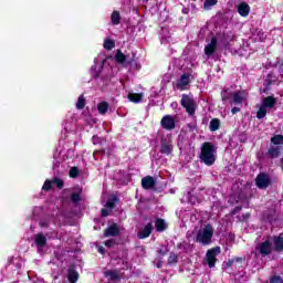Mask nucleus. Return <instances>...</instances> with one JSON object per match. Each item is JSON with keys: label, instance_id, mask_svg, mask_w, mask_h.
Masks as SVG:
<instances>
[{"label": "nucleus", "instance_id": "obj_51", "mask_svg": "<svg viewBox=\"0 0 283 283\" xmlns=\"http://www.w3.org/2000/svg\"><path fill=\"white\" fill-rule=\"evenodd\" d=\"M279 72H280L281 76H283V61L279 62Z\"/></svg>", "mask_w": 283, "mask_h": 283}, {"label": "nucleus", "instance_id": "obj_33", "mask_svg": "<svg viewBox=\"0 0 283 283\" xmlns=\"http://www.w3.org/2000/svg\"><path fill=\"white\" fill-rule=\"evenodd\" d=\"M107 109H109V103H107V102H101L97 105L98 114H107Z\"/></svg>", "mask_w": 283, "mask_h": 283}, {"label": "nucleus", "instance_id": "obj_43", "mask_svg": "<svg viewBox=\"0 0 283 283\" xmlns=\"http://www.w3.org/2000/svg\"><path fill=\"white\" fill-rule=\"evenodd\" d=\"M270 283H283V279L280 275H274L270 279Z\"/></svg>", "mask_w": 283, "mask_h": 283}, {"label": "nucleus", "instance_id": "obj_37", "mask_svg": "<svg viewBox=\"0 0 283 283\" xmlns=\"http://www.w3.org/2000/svg\"><path fill=\"white\" fill-rule=\"evenodd\" d=\"M265 117H266V107L261 106V107L259 108V111L256 112V118H258L259 120H262V118H265Z\"/></svg>", "mask_w": 283, "mask_h": 283}, {"label": "nucleus", "instance_id": "obj_49", "mask_svg": "<svg viewBox=\"0 0 283 283\" xmlns=\"http://www.w3.org/2000/svg\"><path fill=\"white\" fill-rule=\"evenodd\" d=\"M168 252H169V250L167 248H165V249H159L157 253L159 255L165 256V255H167Z\"/></svg>", "mask_w": 283, "mask_h": 283}, {"label": "nucleus", "instance_id": "obj_7", "mask_svg": "<svg viewBox=\"0 0 283 283\" xmlns=\"http://www.w3.org/2000/svg\"><path fill=\"white\" fill-rule=\"evenodd\" d=\"M256 251H259L262 258H266V255H271L273 251V242L265 240L256 245Z\"/></svg>", "mask_w": 283, "mask_h": 283}, {"label": "nucleus", "instance_id": "obj_36", "mask_svg": "<svg viewBox=\"0 0 283 283\" xmlns=\"http://www.w3.org/2000/svg\"><path fill=\"white\" fill-rule=\"evenodd\" d=\"M168 264L169 266H176L178 264V254L171 252L168 258Z\"/></svg>", "mask_w": 283, "mask_h": 283}, {"label": "nucleus", "instance_id": "obj_17", "mask_svg": "<svg viewBox=\"0 0 283 283\" xmlns=\"http://www.w3.org/2000/svg\"><path fill=\"white\" fill-rule=\"evenodd\" d=\"M34 244L38 247V249H43V247L48 244V237H45L43 232L35 234Z\"/></svg>", "mask_w": 283, "mask_h": 283}, {"label": "nucleus", "instance_id": "obj_2", "mask_svg": "<svg viewBox=\"0 0 283 283\" xmlns=\"http://www.w3.org/2000/svg\"><path fill=\"white\" fill-rule=\"evenodd\" d=\"M213 226H211V223H208L205 226L203 229L198 230L195 242H198L202 247H209V244L213 242Z\"/></svg>", "mask_w": 283, "mask_h": 283}, {"label": "nucleus", "instance_id": "obj_5", "mask_svg": "<svg viewBox=\"0 0 283 283\" xmlns=\"http://www.w3.org/2000/svg\"><path fill=\"white\" fill-rule=\"evenodd\" d=\"M218 255H220V247H214L207 251L206 260L209 269H213L216 266V262H218Z\"/></svg>", "mask_w": 283, "mask_h": 283}, {"label": "nucleus", "instance_id": "obj_10", "mask_svg": "<svg viewBox=\"0 0 283 283\" xmlns=\"http://www.w3.org/2000/svg\"><path fill=\"white\" fill-rule=\"evenodd\" d=\"M155 188H156V178H154L153 176H146L142 178V189H145V191H149Z\"/></svg>", "mask_w": 283, "mask_h": 283}, {"label": "nucleus", "instance_id": "obj_52", "mask_svg": "<svg viewBox=\"0 0 283 283\" xmlns=\"http://www.w3.org/2000/svg\"><path fill=\"white\" fill-rule=\"evenodd\" d=\"M238 113H240V107H238V106L232 107L231 114L235 115Z\"/></svg>", "mask_w": 283, "mask_h": 283}, {"label": "nucleus", "instance_id": "obj_14", "mask_svg": "<svg viewBox=\"0 0 283 283\" xmlns=\"http://www.w3.org/2000/svg\"><path fill=\"white\" fill-rule=\"evenodd\" d=\"M80 274L76 272V265L71 264L67 270V280L69 283H77Z\"/></svg>", "mask_w": 283, "mask_h": 283}, {"label": "nucleus", "instance_id": "obj_16", "mask_svg": "<svg viewBox=\"0 0 283 283\" xmlns=\"http://www.w3.org/2000/svg\"><path fill=\"white\" fill-rule=\"evenodd\" d=\"M159 151L165 156H171L174 153V145L169 144L166 139H161V147Z\"/></svg>", "mask_w": 283, "mask_h": 283}, {"label": "nucleus", "instance_id": "obj_59", "mask_svg": "<svg viewBox=\"0 0 283 283\" xmlns=\"http://www.w3.org/2000/svg\"><path fill=\"white\" fill-rule=\"evenodd\" d=\"M127 63V65H132V62L130 61H128V62H126Z\"/></svg>", "mask_w": 283, "mask_h": 283}, {"label": "nucleus", "instance_id": "obj_55", "mask_svg": "<svg viewBox=\"0 0 283 283\" xmlns=\"http://www.w3.org/2000/svg\"><path fill=\"white\" fill-rule=\"evenodd\" d=\"M258 36H260V41H264V39H262V36H264V31H259Z\"/></svg>", "mask_w": 283, "mask_h": 283}, {"label": "nucleus", "instance_id": "obj_46", "mask_svg": "<svg viewBox=\"0 0 283 283\" xmlns=\"http://www.w3.org/2000/svg\"><path fill=\"white\" fill-rule=\"evenodd\" d=\"M250 218H251V214L249 212H247V213H243L239 220H240V222H248V220Z\"/></svg>", "mask_w": 283, "mask_h": 283}, {"label": "nucleus", "instance_id": "obj_22", "mask_svg": "<svg viewBox=\"0 0 283 283\" xmlns=\"http://www.w3.org/2000/svg\"><path fill=\"white\" fill-rule=\"evenodd\" d=\"M275 218H277V213L275 211V209H269L266 212H264L263 214V220L265 222H270L273 223L275 222Z\"/></svg>", "mask_w": 283, "mask_h": 283}, {"label": "nucleus", "instance_id": "obj_27", "mask_svg": "<svg viewBox=\"0 0 283 283\" xmlns=\"http://www.w3.org/2000/svg\"><path fill=\"white\" fill-rule=\"evenodd\" d=\"M128 99L130 103H140L143 101V93H129Z\"/></svg>", "mask_w": 283, "mask_h": 283}, {"label": "nucleus", "instance_id": "obj_20", "mask_svg": "<svg viewBox=\"0 0 283 283\" xmlns=\"http://www.w3.org/2000/svg\"><path fill=\"white\" fill-rule=\"evenodd\" d=\"M275 105H277V98H275L274 96H266L262 101V106L265 108L268 107L269 109H273Z\"/></svg>", "mask_w": 283, "mask_h": 283}, {"label": "nucleus", "instance_id": "obj_28", "mask_svg": "<svg viewBox=\"0 0 283 283\" xmlns=\"http://www.w3.org/2000/svg\"><path fill=\"white\" fill-rule=\"evenodd\" d=\"M116 202H118V197H112L106 201L105 208L113 211V209H116Z\"/></svg>", "mask_w": 283, "mask_h": 283}, {"label": "nucleus", "instance_id": "obj_39", "mask_svg": "<svg viewBox=\"0 0 283 283\" xmlns=\"http://www.w3.org/2000/svg\"><path fill=\"white\" fill-rule=\"evenodd\" d=\"M78 174H80L78 167L76 166L72 167L69 171L70 178H78Z\"/></svg>", "mask_w": 283, "mask_h": 283}, {"label": "nucleus", "instance_id": "obj_34", "mask_svg": "<svg viewBox=\"0 0 283 283\" xmlns=\"http://www.w3.org/2000/svg\"><path fill=\"white\" fill-rule=\"evenodd\" d=\"M116 48V42L112 39H106L104 41V50H114Z\"/></svg>", "mask_w": 283, "mask_h": 283}, {"label": "nucleus", "instance_id": "obj_48", "mask_svg": "<svg viewBox=\"0 0 283 283\" xmlns=\"http://www.w3.org/2000/svg\"><path fill=\"white\" fill-rule=\"evenodd\" d=\"M101 216L102 218H107V216H109V210L107 208H103L101 210Z\"/></svg>", "mask_w": 283, "mask_h": 283}, {"label": "nucleus", "instance_id": "obj_26", "mask_svg": "<svg viewBox=\"0 0 283 283\" xmlns=\"http://www.w3.org/2000/svg\"><path fill=\"white\" fill-rule=\"evenodd\" d=\"M115 61L116 63H119V65H123V63L127 62V55H125L123 51L117 50V52L115 53Z\"/></svg>", "mask_w": 283, "mask_h": 283}, {"label": "nucleus", "instance_id": "obj_53", "mask_svg": "<svg viewBox=\"0 0 283 283\" xmlns=\"http://www.w3.org/2000/svg\"><path fill=\"white\" fill-rule=\"evenodd\" d=\"M232 260H234V262H237L239 264H242V262H244V258H240V256H237V258H234Z\"/></svg>", "mask_w": 283, "mask_h": 283}, {"label": "nucleus", "instance_id": "obj_45", "mask_svg": "<svg viewBox=\"0 0 283 283\" xmlns=\"http://www.w3.org/2000/svg\"><path fill=\"white\" fill-rule=\"evenodd\" d=\"M105 247H107V249H112V247H114V244H116V240L114 239H109L105 241Z\"/></svg>", "mask_w": 283, "mask_h": 283}, {"label": "nucleus", "instance_id": "obj_19", "mask_svg": "<svg viewBox=\"0 0 283 283\" xmlns=\"http://www.w3.org/2000/svg\"><path fill=\"white\" fill-rule=\"evenodd\" d=\"M237 12H239L240 17H249L251 7L247 2H241L238 6Z\"/></svg>", "mask_w": 283, "mask_h": 283}, {"label": "nucleus", "instance_id": "obj_24", "mask_svg": "<svg viewBox=\"0 0 283 283\" xmlns=\"http://www.w3.org/2000/svg\"><path fill=\"white\" fill-rule=\"evenodd\" d=\"M273 244H274L275 251H277V253H281V251H283V235L282 234L274 235Z\"/></svg>", "mask_w": 283, "mask_h": 283}, {"label": "nucleus", "instance_id": "obj_9", "mask_svg": "<svg viewBox=\"0 0 283 283\" xmlns=\"http://www.w3.org/2000/svg\"><path fill=\"white\" fill-rule=\"evenodd\" d=\"M230 96H232V103L234 105H242V103L247 101V94L244 91L230 92Z\"/></svg>", "mask_w": 283, "mask_h": 283}, {"label": "nucleus", "instance_id": "obj_42", "mask_svg": "<svg viewBox=\"0 0 283 283\" xmlns=\"http://www.w3.org/2000/svg\"><path fill=\"white\" fill-rule=\"evenodd\" d=\"M218 0H206L203 3V8L207 10V8H211L212 6H217Z\"/></svg>", "mask_w": 283, "mask_h": 283}, {"label": "nucleus", "instance_id": "obj_18", "mask_svg": "<svg viewBox=\"0 0 283 283\" xmlns=\"http://www.w3.org/2000/svg\"><path fill=\"white\" fill-rule=\"evenodd\" d=\"M217 41L223 45L226 50H229L231 48V44L229 43L230 36L229 33H218L217 34Z\"/></svg>", "mask_w": 283, "mask_h": 283}, {"label": "nucleus", "instance_id": "obj_30", "mask_svg": "<svg viewBox=\"0 0 283 283\" xmlns=\"http://www.w3.org/2000/svg\"><path fill=\"white\" fill-rule=\"evenodd\" d=\"M210 132H218L220 129V119L219 118H212L209 124Z\"/></svg>", "mask_w": 283, "mask_h": 283}, {"label": "nucleus", "instance_id": "obj_40", "mask_svg": "<svg viewBox=\"0 0 283 283\" xmlns=\"http://www.w3.org/2000/svg\"><path fill=\"white\" fill-rule=\"evenodd\" d=\"M229 98H233V95H231V93H228L227 90H223L221 92V99L223 101V103H227Z\"/></svg>", "mask_w": 283, "mask_h": 283}, {"label": "nucleus", "instance_id": "obj_60", "mask_svg": "<svg viewBox=\"0 0 283 283\" xmlns=\"http://www.w3.org/2000/svg\"><path fill=\"white\" fill-rule=\"evenodd\" d=\"M94 78H98V74H95V75H94Z\"/></svg>", "mask_w": 283, "mask_h": 283}, {"label": "nucleus", "instance_id": "obj_1", "mask_svg": "<svg viewBox=\"0 0 283 283\" xmlns=\"http://www.w3.org/2000/svg\"><path fill=\"white\" fill-rule=\"evenodd\" d=\"M216 145L211 142H206L200 147L199 160L207 165V167H211L216 165Z\"/></svg>", "mask_w": 283, "mask_h": 283}, {"label": "nucleus", "instance_id": "obj_50", "mask_svg": "<svg viewBox=\"0 0 283 283\" xmlns=\"http://www.w3.org/2000/svg\"><path fill=\"white\" fill-rule=\"evenodd\" d=\"M233 264H235V260H233V259H229L226 262V266H228V269H231V266H233Z\"/></svg>", "mask_w": 283, "mask_h": 283}, {"label": "nucleus", "instance_id": "obj_38", "mask_svg": "<svg viewBox=\"0 0 283 283\" xmlns=\"http://www.w3.org/2000/svg\"><path fill=\"white\" fill-rule=\"evenodd\" d=\"M273 145H283V135H275L271 138Z\"/></svg>", "mask_w": 283, "mask_h": 283}, {"label": "nucleus", "instance_id": "obj_57", "mask_svg": "<svg viewBox=\"0 0 283 283\" xmlns=\"http://www.w3.org/2000/svg\"><path fill=\"white\" fill-rule=\"evenodd\" d=\"M163 263H157V269H161Z\"/></svg>", "mask_w": 283, "mask_h": 283}, {"label": "nucleus", "instance_id": "obj_54", "mask_svg": "<svg viewBox=\"0 0 283 283\" xmlns=\"http://www.w3.org/2000/svg\"><path fill=\"white\" fill-rule=\"evenodd\" d=\"M95 154H98V156H105V149L95 150Z\"/></svg>", "mask_w": 283, "mask_h": 283}, {"label": "nucleus", "instance_id": "obj_41", "mask_svg": "<svg viewBox=\"0 0 283 283\" xmlns=\"http://www.w3.org/2000/svg\"><path fill=\"white\" fill-rule=\"evenodd\" d=\"M52 180L46 179L42 186V191H50L52 189Z\"/></svg>", "mask_w": 283, "mask_h": 283}, {"label": "nucleus", "instance_id": "obj_6", "mask_svg": "<svg viewBox=\"0 0 283 283\" xmlns=\"http://www.w3.org/2000/svg\"><path fill=\"white\" fill-rule=\"evenodd\" d=\"M258 189H269L271 187V177L266 172H260L255 178Z\"/></svg>", "mask_w": 283, "mask_h": 283}, {"label": "nucleus", "instance_id": "obj_15", "mask_svg": "<svg viewBox=\"0 0 283 283\" xmlns=\"http://www.w3.org/2000/svg\"><path fill=\"white\" fill-rule=\"evenodd\" d=\"M277 81V76H275L273 73H269L263 82L264 90L263 92L266 93L271 91V85H273Z\"/></svg>", "mask_w": 283, "mask_h": 283}, {"label": "nucleus", "instance_id": "obj_3", "mask_svg": "<svg viewBox=\"0 0 283 283\" xmlns=\"http://www.w3.org/2000/svg\"><path fill=\"white\" fill-rule=\"evenodd\" d=\"M180 105L186 109L188 116H196V109H198V104L193 98V94H182L180 99Z\"/></svg>", "mask_w": 283, "mask_h": 283}, {"label": "nucleus", "instance_id": "obj_12", "mask_svg": "<svg viewBox=\"0 0 283 283\" xmlns=\"http://www.w3.org/2000/svg\"><path fill=\"white\" fill-rule=\"evenodd\" d=\"M153 232H154V224H151V222H149L144 227V229H142L139 232H137V238L139 240H145V239L149 238V235H151Z\"/></svg>", "mask_w": 283, "mask_h": 283}, {"label": "nucleus", "instance_id": "obj_44", "mask_svg": "<svg viewBox=\"0 0 283 283\" xmlns=\"http://www.w3.org/2000/svg\"><path fill=\"white\" fill-rule=\"evenodd\" d=\"M240 211H242V206H237L231 210L230 216H237Z\"/></svg>", "mask_w": 283, "mask_h": 283}, {"label": "nucleus", "instance_id": "obj_23", "mask_svg": "<svg viewBox=\"0 0 283 283\" xmlns=\"http://www.w3.org/2000/svg\"><path fill=\"white\" fill-rule=\"evenodd\" d=\"M167 222L165 221V219H156L155 220V229L157 231V233H163V231H167Z\"/></svg>", "mask_w": 283, "mask_h": 283}, {"label": "nucleus", "instance_id": "obj_58", "mask_svg": "<svg viewBox=\"0 0 283 283\" xmlns=\"http://www.w3.org/2000/svg\"><path fill=\"white\" fill-rule=\"evenodd\" d=\"M41 227H48V224L46 223H42Z\"/></svg>", "mask_w": 283, "mask_h": 283}, {"label": "nucleus", "instance_id": "obj_4", "mask_svg": "<svg viewBox=\"0 0 283 283\" xmlns=\"http://www.w3.org/2000/svg\"><path fill=\"white\" fill-rule=\"evenodd\" d=\"M191 81H193V75L184 73L180 78L177 80L176 88L179 90V92H185L191 87Z\"/></svg>", "mask_w": 283, "mask_h": 283}, {"label": "nucleus", "instance_id": "obj_56", "mask_svg": "<svg viewBox=\"0 0 283 283\" xmlns=\"http://www.w3.org/2000/svg\"><path fill=\"white\" fill-rule=\"evenodd\" d=\"M98 253H101L102 255H105V248L99 247L98 248Z\"/></svg>", "mask_w": 283, "mask_h": 283}, {"label": "nucleus", "instance_id": "obj_32", "mask_svg": "<svg viewBox=\"0 0 283 283\" xmlns=\"http://www.w3.org/2000/svg\"><path fill=\"white\" fill-rule=\"evenodd\" d=\"M111 21L113 25H119L120 24V12L113 11L111 15Z\"/></svg>", "mask_w": 283, "mask_h": 283}, {"label": "nucleus", "instance_id": "obj_13", "mask_svg": "<svg viewBox=\"0 0 283 283\" xmlns=\"http://www.w3.org/2000/svg\"><path fill=\"white\" fill-rule=\"evenodd\" d=\"M120 235V229H118V224L113 223L104 231V238H116Z\"/></svg>", "mask_w": 283, "mask_h": 283}, {"label": "nucleus", "instance_id": "obj_25", "mask_svg": "<svg viewBox=\"0 0 283 283\" xmlns=\"http://www.w3.org/2000/svg\"><path fill=\"white\" fill-rule=\"evenodd\" d=\"M105 276L109 277L113 282H118V280H120V274H118V270H108L105 272Z\"/></svg>", "mask_w": 283, "mask_h": 283}, {"label": "nucleus", "instance_id": "obj_11", "mask_svg": "<svg viewBox=\"0 0 283 283\" xmlns=\"http://www.w3.org/2000/svg\"><path fill=\"white\" fill-rule=\"evenodd\" d=\"M217 50H218V38L213 36L211 38L210 43L205 46V54L206 56H211L216 54Z\"/></svg>", "mask_w": 283, "mask_h": 283}, {"label": "nucleus", "instance_id": "obj_8", "mask_svg": "<svg viewBox=\"0 0 283 283\" xmlns=\"http://www.w3.org/2000/svg\"><path fill=\"white\" fill-rule=\"evenodd\" d=\"M160 125L163 129L171 132L172 129H176V119L171 115H165L160 120Z\"/></svg>", "mask_w": 283, "mask_h": 283}, {"label": "nucleus", "instance_id": "obj_47", "mask_svg": "<svg viewBox=\"0 0 283 283\" xmlns=\"http://www.w3.org/2000/svg\"><path fill=\"white\" fill-rule=\"evenodd\" d=\"M92 143H93V145H101V143H102L101 137H98L97 135H94L92 137Z\"/></svg>", "mask_w": 283, "mask_h": 283}, {"label": "nucleus", "instance_id": "obj_21", "mask_svg": "<svg viewBox=\"0 0 283 283\" xmlns=\"http://www.w3.org/2000/svg\"><path fill=\"white\" fill-rule=\"evenodd\" d=\"M282 154V147L280 146H272L269 148L266 156L268 158H280V155Z\"/></svg>", "mask_w": 283, "mask_h": 283}, {"label": "nucleus", "instance_id": "obj_29", "mask_svg": "<svg viewBox=\"0 0 283 283\" xmlns=\"http://www.w3.org/2000/svg\"><path fill=\"white\" fill-rule=\"evenodd\" d=\"M83 193V190H78L77 192H73L71 193V202H73V205H78L82 200L81 196Z\"/></svg>", "mask_w": 283, "mask_h": 283}, {"label": "nucleus", "instance_id": "obj_31", "mask_svg": "<svg viewBox=\"0 0 283 283\" xmlns=\"http://www.w3.org/2000/svg\"><path fill=\"white\" fill-rule=\"evenodd\" d=\"M86 103L87 99L85 98V95H80L76 102V109H85Z\"/></svg>", "mask_w": 283, "mask_h": 283}, {"label": "nucleus", "instance_id": "obj_35", "mask_svg": "<svg viewBox=\"0 0 283 283\" xmlns=\"http://www.w3.org/2000/svg\"><path fill=\"white\" fill-rule=\"evenodd\" d=\"M51 182L55 185L57 189H63V187H65V181H63V179L59 177L53 178Z\"/></svg>", "mask_w": 283, "mask_h": 283}]
</instances>
